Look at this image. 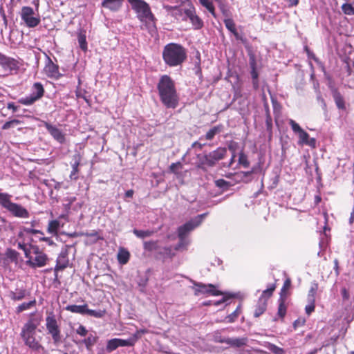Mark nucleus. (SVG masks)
Returning a JSON list of instances; mask_svg holds the SVG:
<instances>
[{"label":"nucleus","instance_id":"obj_13","mask_svg":"<svg viewBox=\"0 0 354 354\" xmlns=\"http://www.w3.org/2000/svg\"><path fill=\"white\" fill-rule=\"evenodd\" d=\"M195 295L199 294H208L213 296L222 295L223 293L221 290H216V286L213 284H204L203 283L194 282Z\"/></svg>","mask_w":354,"mask_h":354},{"label":"nucleus","instance_id":"obj_43","mask_svg":"<svg viewBox=\"0 0 354 354\" xmlns=\"http://www.w3.org/2000/svg\"><path fill=\"white\" fill-rule=\"evenodd\" d=\"M118 347L120 346H133L135 344L136 339L130 338L128 339H122L117 338Z\"/></svg>","mask_w":354,"mask_h":354},{"label":"nucleus","instance_id":"obj_11","mask_svg":"<svg viewBox=\"0 0 354 354\" xmlns=\"http://www.w3.org/2000/svg\"><path fill=\"white\" fill-rule=\"evenodd\" d=\"M207 213H203L196 216L191 221L185 223L178 228V236L180 239L183 240L187 234L196 227L199 226L203 220L206 217Z\"/></svg>","mask_w":354,"mask_h":354},{"label":"nucleus","instance_id":"obj_63","mask_svg":"<svg viewBox=\"0 0 354 354\" xmlns=\"http://www.w3.org/2000/svg\"><path fill=\"white\" fill-rule=\"evenodd\" d=\"M341 294H342V299H343L344 301H346V300L349 299L350 295H349V292H348V291L347 290V289L346 288H342L341 289Z\"/></svg>","mask_w":354,"mask_h":354},{"label":"nucleus","instance_id":"obj_16","mask_svg":"<svg viewBox=\"0 0 354 354\" xmlns=\"http://www.w3.org/2000/svg\"><path fill=\"white\" fill-rule=\"evenodd\" d=\"M44 126L47 129L48 133L51 135V136L57 140L58 142L62 144L65 142L66 138L65 135L62 133V131L58 129L57 127L50 124L48 122L44 121Z\"/></svg>","mask_w":354,"mask_h":354},{"label":"nucleus","instance_id":"obj_20","mask_svg":"<svg viewBox=\"0 0 354 354\" xmlns=\"http://www.w3.org/2000/svg\"><path fill=\"white\" fill-rule=\"evenodd\" d=\"M332 95L337 108L339 110L345 111L346 109L345 100L337 88L332 89Z\"/></svg>","mask_w":354,"mask_h":354},{"label":"nucleus","instance_id":"obj_14","mask_svg":"<svg viewBox=\"0 0 354 354\" xmlns=\"http://www.w3.org/2000/svg\"><path fill=\"white\" fill-rule=\"evenodd\" d=\"M44 72L49 78L58 80L62 77V74L59 71V66L53 63L52 59L47 57V62L44 68Z\"/></svg>","mask_w":354,"mask_h":354},{"label":"nucleus","instance_id":"obj_8","mask_svg":"<svg viewBox=\"0 0 354 354\" xmlns=\"http://www.w3.org/2000/svg\"><path fill=\"white\" fill-rule=\"evenodd\" d=\"M31 91L29 96L19 99L18 102L23 105L30 106L40 100L45 93L44 86L41 82H35L31 88Z\"/></svg>","mask_w":354,"mask_h":354},{"label":"nucleus","instance_id":"obj_29","mask_svg":"<svg viewBox=\"0 0 354 354\" xmlns=\"http://www.w3.org/2000/svg\"><path fill=\"white\" fill-rule=\"evenodd\" d=\"M129 258V252L123 248H120L117 255L118 262L122 265H124L128 263Z\"/></svg>","mask_w":354,"mask_h":354},{"label":"nucleus","instance_id":"obj_28","mask_svg":"<svg viewBox=\"0 0 354 354\" xmlns=\"http://www.w3.org/2000/svg\"><path fill=\"white\" fill-rule=\"evenodd\" d=\"M268 303L265 300L258 299V301L255 306L254 316L259 317L263 315L267 309Z\"/></svg>","mask_w":354,"mask_h":354},{"label":"nucleus","instance_id":"obj_47","mask_svg":"<svg viewBox=\"0 0 354 354\" xmlns=\"http://www.w3.org/2000/svg\"><path fill=\"white\" fill-rule=\"evenodd\" d=\"M23 232H24L26 234H39L41 235H44V232L42 231L39 230H35V229H33V228L27 227H23L21 228V232L19 233V236H21V234Z\"/></svg>","mask_w":354,"mask_h":354},{"label":"nucleus","instance_id":"obj_34","mask_svg":"<svg viewBox=\"0 0 354 354\" xmlns=\"http://www.w3.org/2000/svg\"><path fill=\"white\" fill-rule=\"evenodd\" d=\"M276 287V284H272L269 288L262 292L259 299H263L266 303H268V299L272 296Z\"/></svg>","mask_w":354,"mask_h":354},{"label":"nucleus","instance_id":"obj_19","mask_svg":"<svg viewBox=\"0 0 354 354\" xmlns=\"http://www.w3.org/2000/svg\"><path fill=\"white\" fill-rule=\"evenodd\" d=\"M221 343H225L233 348H241L247 344V337L224 338L219 340Z\"/></svg>","mask_w":354,"mask_h":354},{"label":"nucleus","instance_id":"obj_17","mask_svg":"<svg viewBox=\"0 0 354 354\" xmlns=\"http://www.w3.org/2000/svg\"><path fill=\"white\" fill-rule=\"evenodd\" d=\"M68 250L67 248L62 249L57 259L55 271L63 270L68 267Z\"/></svg>","mask_w":354,"mask_h":354},{"label":"nucleus","instance_id":"obj_2","mask_svg":"<svg viewBox=\"0 0 354 354\" xmlns=\"http://www.w3.org/2000/svg\"><path fill=\"white\" fill-rule=\"evenodd\" d=\"M162 57L167 66L177 67L182 66L187 60V50L180 44L169 43L164 46Z\"/></svg>","mask_w":354,"mask_h":354},{"label":"nucleus","instance_id":"obj_25","mask_svg":"<svg viewBox=\"0 0 354 354\" xmlns=\"http://www.w3.org/2000/svg\"><path fill=\"white\" fill-rule=\"evenodd\" d=\"M175 252L173 251L171 247H164L161 250L158 251L156 254V259H171L175 256Z\"/></svg>","mask_w":354,"mask_h":354},{"label":"nucleus","instance_id":"obj_42","mask_svg":"<svg viewBox=\"0 0 354 354\" xmlns=\"http://www.w3.org/2000/svg\"><path fill=\"white\" fill-rule=\"evenodd\" d=\"M118 348L117 338L109 339L107 342L106 350L107 352L111 353Z\"/></svg>","mask_w":354,"mask_h":354},{"label":"nucleus","instance_id":"obj_9","mask_svg":"<svg viewBox=\"0 0 354 354\" xmlns=\"http://www.w3.org/2000/svg\"><path fill=\"white\" fill-rule=\"evenodd\" d=\"M20 17L25 25L30 28L37 27L41 22L40 16L36 15L33 8L30 6L21 8Z\"/></svg>","mask_w":354,"mask_h":354},{"label":"nucleus","instance_id":"obj_51","mask_svg":"<svg viewBox=\"0 0 354 354\" xmlns=\"http://www.w3.org/2000/svg\"><path fill=\"white\" fill-rule=\"evenodd\" d=\"M268 348L274 354H284V350L274 344H269Z\"/></svg>","mask_w":354,"mask_h":354},{"label":"nucleus","instance_id":"obj_54","mask_svg":"<svg viewBox=\"0 0 354 354\" xmlns=\"http://www.w3.org/2000/svg\"><path fill=\"white\" fill-rule=\"evenodd\" d=\"M308 302L309 304L306 306L305 310L306 314L310 315L315 310V301H308Z\"/></svg>","mask_w":354,"mask_h":354},{"label":"nucleus","instance_id":"obj_64","mask_svg":"<svg viewBox=\"0 0 354 354\" xmlns=\"http://www.w3.org/2000/svg\"><path fill=\"white\" fill-rule=\"evenodd\" d=\"M39 241H44L47 243L48 245H53L55 244L53 240L50 237L42 236V238H39Z\"/></svg>","mask_w":354,"mask_h":354},{"label":"nucleus","instance_id":"obj_3","mask_svg":"<svg viewBox=\"0 0 354 354\" xmlns=\"http://www.w3.org/2000/svg\"><path fill=\"white\" fill-rule=\"evenodd\" d=\"M40 324V319L35 317H30L26 323L24 324L20 333L24 344L34 351H43L44 349L40 343L41 337L37 339L36 330Z\"/></svg>","mask_w":354,"mask_h":354},{"label":"nucleus","instance_id":"obj_7","mask_svg":"<svg viewBox=\"0 0 354 354\" xmlns=\"http://www.w3.org/2000/svg\"><path fill=\"white\" fill-rule=\"evenodd\" d=\"M132 9L138 14V17L142 21L154 23L155 17L151 11L149 4L144 0H127Z\"/></svg>","mask_w":354,"mask_h":354},{"label":"nucleus","instance_id":"obj_62","mask_svg":"<svg viewBox=\"0 0 354 354\" xmlns=\"http://www.w3.org/2000/svg\"><path fill=\"white\" fill-rule=\"evenodd\" d=\"M266 124L267 129L271 130L272 127V118L268 112L267 113L266 118Z\"/></svg>","mask_w":354,"mask_h":354},{"label":"nucleus","instance_id":"obj_39","mask_svg":"<svg viewBox=\"0 0 354 354\" xmlns=\"http://www.w3.org/2000/svg\"><path fill=\"white\" fill-rule=\"evenodd\" d=\"M199 2L203 6L205 7L208 10L214 18L216 17L214 6L211 1L209 0H199Z\"/></svg>","mask_w":354,"mask_h":354},{"label":"nucleus","instance_id":"obj_30","mask_svg":"<svg viewBox=\"0 0 354 354\" xmlns=\"http://www.w3.org/2000/svg\"><path fill=\"white\" fill-rule=\"evenodd\" d=\"M60 227L59 221L57 220L50 221L47 227V232L53 236L58 235V230Z\"/></svg>","mask_w":354,"mask_h":354},{"label":"nucleus","instance_id":"obj_48","mask_svg":"<svg viewBox=\"0 0 354 354\" xmlns=\"http://www.w3.org/2000/svg\"><path fill=\"white\" fill-rule=\"evenodd\" d=\"M318 290V284L314 283L309 290L308 294V301H315V295Z\"/></svg>","mask_w":354,"mask_h":354},{"label":"nucleus","instance_id":"obj_24","mask_svg":"<svg viewBox=\"0 0 354 354\" xmlns=\"http://www.w3.org/2000/svg\"><path fill=\"white\" fill-rule=\"evenodd\" d=\"M223 127L222 124H218L217 126L213 127L206 133L204 137H201L200 140H201L203 138L206 140H213L216 134L220 133L223 131Z\"/></svg>","mask_w":354,"mask_h":354},{"label":"nucleus","instance_id":"obj_35","mask_svg":"<svg viewBox=\"0 0 354 354\" xmlns=\"http://www.w3.org/2000/svg\"><path fill=\"white\" fill-rule=\"evenodd\" d=\"M291 288V279L290 278H287L283 284V286L281 289L279 297H284L289 298L290 293L288 292L289 290Z\"/></svg>","mask_w":354,"mask_h":354},{"label":"nucleus","instance_id":"obj_50","mask_svg":"<svg viewBox=\"0 0 354 354\" xmlns=\"http://www.w3.org/2000/svg\"><path fill=\"white\" fill-rule=\"evenodd\" d=\"M223 22L225 25L226 28L231 32H234V30H236V24L232 19H231V18L225 19Z\"/></svg>","mask_w":354,"mask_h":354},{"label":"nucleus","instance_id":"obj_57","mask_svg":"<svg viewBox=\"0 0 354 354\" xmlns=\"http://www.w3.org/2000/svg\"><path fill=\"white\" fill-rule=\"evenodd\" d=\"M76 333L82 337H85L88 333V330L84 326L80 325L76 330Z\"/></svg>","mask_w":354,"mask_h":354},{"label":"nucleus","instance_id":"obj_46","mask_svg":"<svg viewBox=\"0 0 354 354\" xmlns=\"http://www.w3.org/2000/svg\"><path fill=\"white\" fill-rule=\"evenodd\" d=\"M342 10L346 15H354V7L351 3H344L342 6Z\"/></svg>","mask_w":354,"mask_h":354},{"label":"nucleus","instance_id":"obj_45","mask_svg":"<svg viewBox=\"0 0 354 354\" xmlns=\"http://www.w3.org/2000/svg\"><path fill=\"white\" fill-rule=\"evenodd\" d=\"M21 123V121H20L17 119H13V120L7 121L2 126V129L7 130L10 128L15 127V126L20 124Z\"/></svg>","mask_w":354,"mask_h":354},{"label":"nucleus","instance_id":"obj_36","mask_svg":"<svg viewBox=\"0 0 354 354\" xmlns=\"http://www.w3.org/2000/svg\"><path fill=\"white\" fill-rule=\"evenodd\" d=\"M98 337L92 334L89 335L86 338L83 340V343L87 350H91L92 347L97 343Z\"/></svg>","mask_w":354,"mask_h":354},{"label":"nucleus","instance_id":"obj_33","mask_svg":"<svg viewBox=\"0 0 354 354\" xmlns=\"http://www.w3.org/2000/svg\"><path fill=\"white\" fill-rule=\"evenodd\" d=\"M143 249L147 252L156 251L159 249L158 241H147L143 243Z\"/></svg>","mask_w":354,"mask_h":354},{"label":"nucleus","instance_id":"obj_59","mask_svg":"<svg viewBox=\"0 0 354 354\" xmlns=\"http://www.w3.org/2000/svg\"><path fill=\"white\" fill-rule=\"evenodd\" d=\"M249 63L251 69L257 68V61L254 54L249 55Z\"/></svg>","mask_w":354,"mask_h":354},{"label":"nucleus","instance_id":"obj_5","mask_svg":"<svg viewBox=\"0 0 354 354\" xmlns=\"http://www.w3.org/2000/svg\"><path fill=\"white\" fill-rule=\"evenodd\" d=\"M12 196L6 192H0V205L10 212L14 216L28 218V211L19 204L11 201Z\"/></svg>","mask_w":354,"mask_h":354},{"label":"nucleus","instance_id":"obj_1","mask_svg":"<svg viewBox=\"0 0 354 354\" xmlns=\"http://www.w3.org/2000/svg\"><path fill=\"white\" fill-rule=\"evenodd\" d=\"M156 88L160 101L164 106L174 109L179 105V94L174 80L169 75H161Z\"/></svg>","mask_w":354,"mask_h":354},{"label":"nucleus","instance_id":"obj_26","mask_svg":"<svg viewBox=\"0 0 354 354\" xmlns=\"http://www.w3.org/2000/svg\"><path fill=\"white\" fill-rule=\"evenodd\" d=\"M74 162L72 164V171L70 174L71 179L76 180L77 178V174L79 171V166L81 161V156L80 153H77L73 156Z\"/></svg>","mask_w":354,"mask_h":354},{"label":"nucleus","instance_id":"obj_4","mask_svg":"<svg viewBox=\"0 0 354 354\" xmlns=\"http://www.w3.org/2000/svg\"><path fill=\"white\" fill-rule=\"evenodd\" d=\"M227 153V149L225 147H218L216 149L204 154L197 155V162L196 167L204 171H207V167H213L216 162L223 160Z\"/></svg>","mask_w":354,"mask_h":354},{"label":"nucleus","instance_id":"obj_61","mask_svg":"<svg viewBox=\"0 0 354 354\" xmlns=\"http://www.w3.org/2000/svg\"><path fill=\"white\" fill-rule=\"evenodd\" d=\"M34 245H30L29 247H26L25 250H23L26 259L29 260V258H32L31 253L32 252V247Z\"/></svg>","mask_w":354,"mask_h":354},{"label":"nucleus","instance_id":"obj_21","mask_svg":"<svg viewBox=\"0 0 354 354\" xmlns=\"http://www.w3.org/2000/svg\"><path fill=\"white\" fill-rule=\"evenodd\" d=\"M124 2V0H103L102 6L113 12L118 11Z\"/></svg>","mask_w":354,"mask_h":354},{"label":"nucleus","instance_id":"obj_49","mask_svg":"<svg viewBox=\"0 0 354 354\" xmlns=\"http://www.w3.org/2000/svg\"><path fill=\"white\" fill-rule=\"evenodd\" d=\"M251 76L252 79V85L254 89L259 88V73L257 68L251 69Z\"/></svg>","mask_w":354,"mask_h":354},{"label":"nucleus","instance_id":"obj_37","mask_svg":"<svg viewBox=\"0 0 354 354\" xmlns=\"http://www.w3.org/2000/svg\"><path fill=\"white\" fill-rule=\"evenodd\" d=\"M133 233L138 238L143 239L151 236L155 233V232L153 230H141L134 229L133 230Z\"/></svg>","mask_w":354,"mask_h":354},{"label":"nucleus","instance_id":"obj_41","mask_svg":"<svg viewBox=\"0 0 354 354\" xmlns=\"http://www.w3.org/2000/svg\"><path fill=\"white\" fill-rule=\"evenodd\" d=\"M241 313V306H238L236 308V310L232 313L231 314H230L229 315H227L226 317V321L228 323H233L236 321V319L238 318L239 315H240Z\"/></svg>","mask_w":354,"mask_h":354},{"label":"nucleus","instance_id":"obj_53","mask_svg":"<svg viewBox=\"0 0 354 354\" xmlns=\"http://www.w3.org/2000/svg\"><path fill=\"white\" fill-rule=\"evenodd\" d=\"M216 187L222 189H227L230 186V183L224 179H218L215 181Z\"/></svg>","mask_w":354,"mask_h":354},{"label":"nucleus","instance_id":"obj_12","mask_svg":"<svg viewBox=\"0 0 354 354\" xmlns=\"http://www.w3.org/2000/svg\"><path fill=\"white\" fill-rule=\"evenodd\" d=\"M32 253L35 254L34 259L29 258V260L26 261V264L30 266L31 268H41L46 264L48 260L47 255L43 252L40 251L38 246L32 247Z\"/></svg>","mask_w":354,"mask_h":354},{"label":"nucleus","instance_id":"obj_15","mask_svg":"<svg viewBox=\"0 0 354 354\" xmlns=\"http://www.w3.org/2000/svg\"><path fill=\"white\" fill-rule=\"evenodd\" d=\"M0 66L4 69L17 71L19 68V62L15 58L8 57L0 53Z\"/></svg>","mask_w":354,"mask_h":354},{"label":"nucleus","instance_id":"obj_22","mask_svg":"<svg viewBox=\"0 0 354 354\" xmlns=\"http://www.w3.org/2000/svg\"><path fill=\"white\" fill-rule=\"evenodd\" d=\"M187 8H178L177 6H175V7H171V8L174 9V10H177L179 12V15H182V13L183 12L185 15V17L183 18V20H187V19H189V17H192V15H193L196 11H195V8L194 6H193V4L192 3L191 1L189 0H187Z\"/></svg>","mask_w":354,"mask_h":354},{"label":"nucleus","instance_id":"obj_60","mask_svg":"<svg viewBox=\"0 0 354 354\" xmlns=\"http://www.w3.org/2000/svg\"><path fill=\"white\" fill-rule=\"evenodd\" d=\"M232 33L234 35L236 40L241 41L243 44H245L247 42L246 38L239 35L237 30H235L234 32H232Z\"/></svg>","mask_w":354,"mask_h":354},{"label":"nucleus","instance_id":"obj_38","mask_svg":"<svg viewBox=\"0 0 354 354\" xmlns=\"http://www.w3.org/2000/svg\"><path fill=\"white\" fill-rule=\"evenodd\" d=\"M106 313V311L104 309L95 310L88 309V308L87 307L86 315H88L91 317H96V318H102L105 315Z\"/></svg>","mask_w":354,"mask_h":354},{"label":"nucleus","instance_id":"obj_6","mask_svg":"<svg viewBox=\"0 0 354 354\" xmlns=\"http://www.w3.org/2000/svg\"><path fill=\"white\" fill-rule=\"evenodd\" d=\"M46 328L54 344L59 345L63 342L61 328L53 312L49 313L46 317Z\"/></svg>","mask_w":354,"mask_h":354},{"label":"nucleus","instance_id":"obj_56","mask_svg":"<svg viewBox=\"0 0 354 354\" xmlns=\"http://www.w3.org/2000/svg\"><path fill=\"white\" fill-rule=\"evenodd\" d=\"M81 236H84L86 237H95L96 240L102 239V238L100 237L98 235V232L95 230H93L92 232H82L81 233Z\"/></svg>","mask_w":354,"mask_h":354},{"label":"nucleus","instance_id":"obj_23","mask_svg":"<svg viewBox=\"0 0 354 354\" xmlns=\"http://www.w3.org/2000/svg\"><path fill=\"white\" fill-rule=\"evenodd\" d=\"M28 295V292L25 288H17L15 290L9 292V297L16 301H21L26 298V295Z\"/></svg>","mask_w":354,"mask_h":354},{"label":"nucleus","instance_id":"obj_18","mask_svg":"<svg viewBox=\"0 0 354 354\" xmlns=\"http://www.w3.org/2000/svg\"><path fill=\"white\" fill-rule=\"evenodd\" d=\"M290 304V299L288 297H279L278 299V309L277 315L281 320H283L288 306Z\"/></svg>","mask_w":354,"mask_h":354},{"label":"nucleus","instance_id":"obj_27","mask_svg":"<svg viewBox=\"0 0 354 354\" xmlns=\"http://www.w3.org/2000/svg\"><path fill=\"white\" fill-rule=\"evenodd\" d=\"M88 305H68L65 309L67 311L73 313H78L81 315H86Z\"/></svg>","mask_w":354,"mask_h":354},{"label":"nucleus","instance_id":"obj_10","mask_svg":"<svg viewBox=\"0 0 354 354\" xmlns=\"http://www.w3.org/2000/svg\"><path fill=\"white\" fill-rule=\"evenodd\" d=\"M292 130L299 136V145H308L313 148L316 147V140L314 138H310L309 134L305 131L298 123L290 119L288 122Z\"/></svg>","mask_w":354,"mask_h":354},{"label":"nucleus","instance_id":"obj_44","mask_svg":"<svg viewBox=\"0 0 354 354\" xmlns=\"http://www.w3.org/2000/svg\"><path fill=\"white\" fill-rule=\"evenodd\" d=\"M19 252L16 250L8 248L6 252V256L12 261H17L18 260Z\"/></svg>","mask_w":354,"mask_h":354},{"label":"nucleus","instance_id":"obj_32","mask_svg":"<svg viewBox=\"0 0 354 354\" xmlns=\"http://www.w3.org/2000/svg\"><path fill=\"white\" fill-rule=\"evenodd\" d=\"M37 301L36 299H34L28 302H24L19 305L16 308V313L17 314H19L22 313L23 311L27 310L30 309L31 308H33L36 306Z\"/></svg>","mask_w":354,"mask_h":354},{"label":"nucleus","instance_id":"obj_58","mask_svg":"<svg viewBox=\"0 0 354 354\" xmlns=\"http://www.w3.org/2000/svg\"><path fill=\"white\" fill-rule=\"evenodd\" d=\"M85 93H86L85 90H82V89H80V88H77L75 91V95H76V97L77 98H83L87 103H88V100L84 95Z\"/></svg>","mask_w":354,"mask_h":354},{"label":"nucleus","instance_id":"obj_40","mask_svg":"<svg viewBox=\"0 0 354 354\" xmlns=\"http://www.w3.org/2000/svg\"><path fill=\"white\" fill-rule=\"evenodd\" d=\"M239 164L244 168H248L250 166L248 156L243 151H241L239 154Z\"/></svg>","mask_w":354,"mask_h":354},{"label":"nucleus","instance_id":"obj_52","mask_svg":"<svg viewBox=\"0 0 354 354\" xmlns=\"http://www.w3.org/2000/svg\"><path fill=\"white\" fill-rule=\"evenodd\" d=\"M191 23L194 26L195 29H201L203 26V22L202 19L198 16L196 15L193 20H192Z\"/></svg>","mask_w":354,"mask_h":354},{"label":"nucleus","instance_id":"obj_31","mask_svg":"<svg viewBox=\"0 0 354 354\" xmlns=\"http://www.w3.org/2000/svg\"><path fill=\"white\" fill-rule=\"evenodd\" d=\"M77 40L80 48L86 52L88 49L86 31L84 30H80L77 35Z\"/></svg>","mask_w":354,"mask_h":354},{"label":"nucleus","instance_id":"obj_55","mask_svg":"<svg viewBox=\"0 0 354 354\" xmlns=\"http://www.w3.org/2000/svg\"><path fill=\"white\" fill-rule=\"evenodd\" d=\"M182 167V165L180 162H177L175 163H172L169 167V170L171 172L176 174H178V170Z\"/></svg>","mask_w":354,"mask_h":354}]
</instances>
